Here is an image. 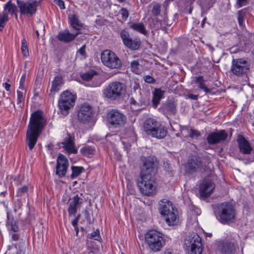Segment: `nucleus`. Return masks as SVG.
Segmentation results:
<instances>
[{
	"instance_id": "1",
	"label": "nucleus",
	"mask_w": 254,
	"mask_h": 254,
	"mask_svg": "<svg viewBox=\"0 0 254 254\" xmlns=\"http://www.w3.org/2000/svg\"><path fill=\"white\" fill-rule=\"evenodd\" d=\"M155 168L154 159L151 157L146 159L141 167L137 186L140 192L145 195H151L155 192V182L153 177Z\"/></svg>"
},
{
	"instance_id": "2",
	"label": "nucleus",
	"mask_w": 254,
	"mask_h": 254,
	"mask_svg": "<svg viewBox=\"0 0 254 254\" xmlns=\"http://www.w3.org/2000/svg\"><path fill=\"white\" fill-rule=\"evenodd\" d=\"M46 125L47 119L42 111L38 110L31 114L26 135L27 144L30 150L35 146Z\"/></svg>"
},
{
	"instance_id": "3",
	"label": "nucleus",
	"mask_w": 254,
	"mask_h": 254,
	"mask_svg": "<svg viewBox=\"0 0 254 254\" xmlns=\"http://www.w3.org/2000/svg\"><path fill=\"white\" fill-rule=\"evenodd\" d=\"M214 213L217 219L222 224L233 223L236 219L237 211L235 206L227 202L218 204Z\"/></svg>"
},
{
	"instance_id": "4",
	"label": "nucleus",
	"mask_w": 254,
	"mask_h": 254,
	"mask_svg": "<svg viewBox=\"0 0 254 254\" xmlns=\"http://www.w3.org/2000/svg\"><path fill=\"white\" fill-rule=\"evenodd\" d=\"M145 238L146 244L154 252L160 251L165 244L163 234L154 230L148 231L145 234Z\"/></svg>"
},
{
	"instance_id": "5",
	"label": "nucleus",
	"mask_w": 254,
	"mask_h": 254,
	"mask_svg": "<svg viewBox=\"0 0 254 254\" xmlns=\"http://www.w3.org/2000/svg\"><path fill=\"white\" fill-rule=\"evenodd\" d=\"M159 210L165 218L167 223L171 226L176 224L178 218L177 210L171 201L166 200L160 203Z\"/></svg>"
},
{
	"instance_id": "6",
	"label": "nucleus",
	"mask_w": 254,
	"mask_h": 254,
	"mask_svg": "<svg viewBox=\"0 0 254 254\" xmlns=\"http://www.w3.org/2000/svg\"><path fill=\"white\" fill-rule=\"evenodd\" d=\"M184 248L187 254H201L202 248L201 238L195 233L188 236L184 241Z\"/></svg>"
},
{
	"instance_id": "7",
	"label": "nucleus",
	"mask_w": 254,
	"mask_h": 254,
	"mask_svg": "<svg viewBox=\"0 0 254 254\" xmlns=\"http://www.w3.org/2000/svg\"><path fill=\"white\" fill-rule=\"evenodd\" d=\"M126 91V85L120 82L110 83L104 90V95L111 100H114L121 98Z\"/></svg>"
},
{
	"instance_id": "8",
	"label": "nucleus",
	"mask_w": 254,
	"mask_h": 254,
	"mask_svg": "<svg viewBox=\"0 0 254 254\" xmlns=\"http://www.w3.org/2000/svg\"><path fill=\"white\" fill-rule=\"evenodd\" d=\"M76 96L70 91H64L60 95L59 106L62 114L67 115L68 110L75 104Z\"/></svg>"
},
{
	"instance_id": "9",
	"label": "nucleus",
	"mask_w": 254,
	"mask_h": 254,
	"mask_svg": "<svg viewBox=\"0 0 254 254\" xmlns=\"http://www.w3.org/2000/svg\"><path fill=\"white\" fill-rule=\"evenodd\" d=\"M251 62L248 59L239 58L233 59L231 71L236 76H241L250 70Z\"/></svg>"
},
{
	"instance_id": "10",
	"label": "nucleus",
	"mask_w": 254,
	"mask_h": 254,
	"mask_svg": "<svg viewBox=\"0 0 254 254\" xmlns=\"http://www.w3.org/2000/svg\"><path fill=\"white\" fill-rule=\"evenodd\" d=\"M101 59L103 64L109 68L118 69L121 67V60L114 52L110 50H104L101 54Z\"/></svg>"
},
{
	"instance_id": "11",
	"label": "nucleus",
	"mask_w": 254,
	"mask_h": 254,
	"mask_svg": "<svg viewBox=\"0 0 254 254\" xmlns=\"http://www.w3.org/2000/svg\"><path fill=\"white\" fill-rule=\"evenodd\" d=\"M38 5V2L37 0L19 1L17 6L21 16L30 17L36 13Z\"/></svg>"
},
{
	"instance_id": "12",
	"label": "nucleus",
	"mask_w": 254,
	"mask_h": 254,
	"mask_svg": "<svg viewBox=\"0 0 254 254\" xmlns=\"http://www.w3.org/2000/svg\"><path fill=\"white\" fill-rule=\"evenodd\" d=\"M120 36L124 45L130 50H136L140 47V39L138 37H131L129 32L126 29L121 31Z\"/></svg>"
},
{
	"instance_id": "13",
	"label": "nucleus",
	"mask_w": 254,
	"mask_h": 254,
	"mask_svg": "<svg viewBox=\"0 0 254 254\" xmlns=\"http://www.w3.org/2000/svg\"><path fill=\"white\" fill-rule=\"evenodd\" d=\"M94 111L92 107L88 103L81 105L77 112V118L82 123H89L93 117Z\"/></svg>"
},
{
	"instance_id": "14",
	"label": "nucleus",
	"mask_w": 254,
	"mask_h": 254,
	"mask_svg": "<svg viewBox=\"0 0 254 254\" xmlns=\"http://www.w3.org/2000/svg\"><path fill=\"white\" fill-rule=\"evenodd\" d=\"M68 167L67 158L63 154H59L57 159L56 174L59 178H63L66 174Z\"/></svg>"
},
{
	"instance_id": "15",
	"label": "nucleus",
	"mask_w": 254,
	"mask_h": 254,
	"mask_svg": "<svg viewBox=\"0 0 254 254\" xmlns=\"http://www.w3.org/2000/svg\"><path fill=\"white\" fill-rule=\"evenodd\" d=\"M108 120L110 123L115 127L124 125L126 121V116L116 110H112L108 114Z\"/></svg>"
},
{
	"instance_id": "16",
	"label": "nucleus",
	"mask_w": 254,
	"mask_h": 254,
	"mask_svg": "<svg viewBox=\"0 0 254 254\" xmlns=\"http://www.w3.org/2000/svg\"><path fill=\"white\" fill-rule=\"evenodd\" d=\"M228 136V133L225 130H220L217 131L210 133L207 136L208 143L213 145L225 141Z\"/></svg>"
},
{
	"instance_id": "17",
	"label": "nucleus",
	"mask_w": 254,
	"mask_h": 254,
	"mask_svg": "<svg viewBox=\"0 0 254 254\" xmlns=\"http://www.w3.org/2000/svg\"><path fill=\"white\" fill-rule=\"evenodd\" d=\"M215 184L209 179L204 180L200 184L199 187V193L202 197H208L213 192L215 188Z\"/></svg>"
},
{
	"instance_id": "18",
	"label": "nucleus",
	"mask_w": 254,
	"mask_h": 254,
	"mask_svg": "<svg viewBox=\"0 0 254 254\" xmlns=\"http://www.w3.org/2000/svg\"><path fill=\"white\" fill-rule=\"evenodd\" d=\"M74 137L70 134H68L67 136L65 137L62 143L63 148L68 154H76L77 150L76 148L73 141Z\"/></svg>"
},
{
	"instance_id": "19",
	"label": "nucleus",
	"mask_w": 254,
	"mask_h": 254,
	"mask_svg": "<svg viewBox=\"0 0 254 254\" xmlns=\"http://www.w3.org/2000/svg\"><path fill=\"white\" fill-rule=\"evenodd\" d=\"M238 248L237 244L229 241L223 242L219 245L220 251L224 254H233Z\"/></svg>"
},
{
	"instance_id": "20",
	"label": "nucleus",
	"mask_w": 254,
	"mask_h": 254,
	"mask_svg": "<svg viewBox=\"0 0 254 254\" xmlns=\"http://www.w3.org/2000/svg\"><path fill=\"white\" fill-rule=\"evenodd\" d=\"M160 122L157 121L153 118H149L146 120L143 124L144 131L147 134L152 137L153 134H155V129L156 126Z\"/></svg>"
},
{
	"instance_id": "21",
	"label": "nucleus",
	"mask_w": 254,
	"mask_h": 254,
	"mask_svg": "<svg viewBox=\"0 0 254 254\" xmlns=\"http://www.w3.org/2000/svg\"><path fill=\"white\" fill-rule=\"evenodd\" d=\"M82 203V198L79 197L78 194L75 195L71 198L69 204V207L68 208L69 215H74L77 211L79 205Z\"/></svg>"
},
{
	"instance_id": "22",
	"label": "nucleus",
	"mask_w": 254,
	"mask_h": 254,
	"mask_svg": "<svg viewBox=\"0 0 254 254\" xmlns=\"http://www.w3.org/2000/svg\"><path fill=\"white\" fill-rule=\"evenodd\" d=\"M80 33V32H76L74 34L71 33L69 32L68 30L65 29L59 33L57 35V38L60 41L69 43L73 41Z\"/></svg>"
},
{
	"instance_id": "23",
	"label": "nucleus",
	"mask_w": 254,
	"mask_h": 254,
	"mask_svg": "<svg viewBox=\"0 0 254 254\" xmlns=\"http://www.w3.org/2000/svg\"><path fill=\"white\" fill-rule=\"evenodd\" d=\"M189 168L190 171L196 172L205 170L202 162L196 157H193L188 163Z\"/></svg>"
},
{
	"instance_id": "24",
	"label": "nucleus",
	"mask_w": 254,
	"mask_h": 254,
	"mask_svg": "<svg viewBox=\"0 0 254 254\" xmlns=\"http://www.w3.org/2000/svg\"><path fill=\"white\" fill-rule=\"evenodd\" d=\"M240 151L243 154H250L252 148L246 138L242 135H239L237 139Z\"/></svg>"
},
{
	"instance_id": "25",
	"label": "nucleus",
	"mask_w": 254,
	"mask_h": 254,
	"mask_svg": "<svg viewBox=\"0 0 254 254\" xmlns=\"http://www.w3.org/2000/svg\"><path fill=\"white\" fill-rule=\"evenodd\" d=\"M17 7L14 3H13L11 0H8L3 6V13L8 15H14L16 18H17Z\"/></svg>"
},
{
	"instance_id": "26",
	"label": "nucleus",
	"mask_w": 254,
	"mask_h": 254,
	"mask_svg": "<svg viewBox=\"0 0 254 254\" xmlns=\"http://www.w3.org/2000/svg\"><path fill=\"white\" fill-rule=\"evenodd\" d=\"M165 91L161 88H155L152 92V105L154 108H156L160 103V100L164 98Z\"/></svg>"
},
{
	"instance_id": "27",
	"label": "nucleus",
	"mask_w": 254,
	"mask_h": 254,
	"mask_svg": "<svg viewBox=\"0 0 254 254\" xmlns=\"http://www.w3.org/2000/svg\"><path fill=\"white\" fill-rule=\"evenodd\" d=\"M64 84V80L62 76L58 75L54 77L52 82V86L50 91L52 94H55L58 92Z\"/></svg>"
},
{
	"instance_id": "28",
	"label": "nucleus",
	"mask_w": 254,
	"mask_h": 254,
	"mask_svg": "<svg viewBox=\"0 0 254 254\" xmlns=\"http://www.w3.org/2000/svg\"><path fill=\"white\" fill-rule=\"evenodd\" d=\"M167 129L160 123H159L155 129V134H153L152 137L157 139L164 138L167 134Z\"/></svg>"
},
{
	"instance_id": "29",
	"label": "nucleus",
	"mask_w": 254,
	"mask_h": 254,
	"mask_svg": "<svg viewBox=\"0 0 254 254\" xmlns=\"http://www.w3.org/2000/svg\"><path fill=\"white\" fill-rule=\"evenodd\" d=\"M205 81L206 80H204L203 76L202 75H199L195 77V83L198 85V88L206 93H210L211 92V89L205 85Z\"/></svg>"
},
{
	"instance_id": "30",
	"label": "nucleus",
	"mask_w": 254,
	"mask_h": 254,
	"mask_svg": "<svg viewBox=\"0 0 254 254\" xmlns=\"http://www.w3.org/2000/svg\"><path fill=\"white\" fill-rule=\"evenodd\" d=\"M130 28L144 35L148 34V32L142 23H133L130 25Z\"/></svg>"
},
{
	"instance_id": "31",
	"label": "nucleus",
	"mask_w": 254,
	"mask_h": 254,
	"mask_svg": "<svg viewBox=\"0 0 254 254\" xmlns=\"http://www.w3.org/2000/svg\"><path fill=\"white\" fill-rule=\"evenodd\" d=\"M248 9V7L239 10L237 12L238 22L240 27L243 28L245 26L244 23V19Z\"/></svg>"
},
{
	"instance_id": "32",
	"label": "nucleus",
	"mask_w": 254,
	"mask_h": 254,
	"mask_svg": "<svg viewBox=\"0 0 254 254\" xmlns=\"http://www.w3.org/2000/svg\"><path fill=\"white\" fill-rule=\"evenodd\" d=\"M70 23L74 29L79 32V30L82 27V24L80 22L78 17L76 15H73L70 18Z\"/></svg>"
},
{
	"instance_id": "33",
	"label": "nucleus",
	"mask_w": 254,
	"mask_h": 254,
	"mask_svg": "<svg viewBox=\"0 0 254 254\" xmlns=\"http://www.w3.org/2000/svg\"><path fill=\"white\" fill-rule=\"evenodd\" d=\"M97 72L94 70H89L85 73H82L80 77L82 80L89 81L91 80L95 75H97Z\"/></svg>"
},
{
	"instance_id": "34",
	"label": "nucleus",
	"mask_w": 254,
	"mask_h": 254,
	"mask_svg": "<svg viewBox=\"0 0 254 254\" xmlns=\"http://www.w3.org/2000/svg\"><path fill=\"white\" fill-rule=\"evenodd\" d=\"M94 151V148L89 145L84 146L80 150L81 153L86 156H89V155H93Z\"/></svg>"
},
{
	"instance_id": "35",
	"label": "nucleus",
	"mask_w": 254,
	"mask_h": 254,
	"mask_svg": "<svg viewBox=\"0 0 254 254\" xmlns=\"http://www.w3.org/2000/svg\"><path fill=\"white\" fill-rule=\"evenodd\" d=\"M166 109L170 113L175 114L176 111V105L171 101H168L166 103Z\"/></svg>"
},
{
	"instance_id": "36",
	"label": "nucleus",
	"mask_w": 254,
	"mask_h": 254,
	"mask_svg": "<svg viewBox=\"0 0 254 254\" xmlns=\"http://www.w3.org/2000/svg\"><path fill=\"white\" fill-rule=\"evenodd\" d=\"M140 66L141 65L137 61H133L130 63L131 70L135 74H139L140 73Z\"/></svg>"
},
{
	"instance_id": "37",
	"label": "nucleus",
	"mask_w": 254,
	"mask_h": 254,
	"mask_svg": "<svg viewBox=\"0 0 254 254\" xmlns=\"http://www.w3.org/2000/svg\"><path fill=\"white\" fill-rule=\"evenodd\" d=\"M21 50L23 57H27L29 56L28 43L25 39H23L21 41Z\"/></svg>"
},
{
	"instance_id": "38",
	"label": "nucleus",
	"mask_w": 254,
	"mask_h": 254,
	"mask_svg": "<svg viewBox=\"0 0 254 254\" xmlns=\"http://www.w3.org/2000/svg\"><path fill=\"white\" fill-rule=\"evenodd\" d=\"M26 93V91L25 90V88L24 89L21 90L19 88L17 91V104L19 105L21 104L25 100V95Z\"/></svg>"
},
{
	"instance_id": "39",
	"label": "nucleus",
	"mask_w": 254,
	"mask_h": 254,
	"mask_svg": "<svg viewBox=\"0 0 254 254\" xmlns=\"http://www.w3.org/2000/svg\"><path fill=\"white\" fill-rule=\"evenodd\" d=\"M83 170V168L81 167L72 166V174L70 176L71 178L73 179L78 176L82 172Z\"/></svg>"
},
{
	"instance_id": "40",
	"label": "nucleus",
	"mask_w": 254,
	"mask_h": 254,
	"mask_svg": "<svg viewBox=\"0 0 254 254\" xmlns=\"http://www.w3.org/2000/svg\"><path fill=\"white\" fill-rule=\"evenodd\" d=\"M8 15L3 12L0 13V31H2L5 24L8 21Z\"/></svg>"
},
{
	"instance_id": "41",
	"label": "nucleus",
	"mask_w": 254,
	"mask_h": 254,
	"mask_svg": "<svg viewBox=\"0 0 254 254\" xmlns=\"http://www.w3.org/2000/svg\"><path fill=\"white\" fill-rule=\"evenodd\" d=\"M28 190V186H24L21 188H18L17 190L16 195L17 196H22L25 193H27Z\"/></svg>"
},
{
	"instance_id": "42",
	"label": "nucleus",
	"mask_w": 254,
	"mask_h": 254,
	"mask_svg": "<svg viewBox=\"0 0 254 254\" xmlns=\"http://www.w3.org/2000/svg\"><path fill=\"white\" fill-rule=\"evenodd\" d=\"M89 239H94L95 240L99 241L101 239L100 235V231L98 229H96L95 231L93 232L88 235Z\"/></svg>"
},
{
	"instance_id": "43",
	"label": "nucleus",
	"mask_w": 254,
	"mask_h": 254,
	"mask_svg": "<svg viewBox=\"0 0 254 254\" xmlns=\"http://www.w3.org/2000/svg\"><path fill=\"white\" fill-rule=\"evenodd\" d=\"M161 11V5L158 3H155L153 6L152 13L154 15L158 16L160 14Z\"/></svg>"
},
{
	"instance_id": "44",
	"label": "nucleus",
	"mask_w": 254,
	"mask_h": 254,
	"mask_svg": "<svg viewBox=\"0 0 254 254\" xmlns=\"http://www.w3.org/2000/svg\"><path fill=\"white\" fill-rule=\"evenodd\" d=\"M194 0H181V4L186 7L190 6V5L194 2ZM192 8L190 7L189 13H191Z\"/></svg>"
},
{
	"instance_id": "45",
	"label": "nucleus",
	"mask_w": 254,
	"mask_h": 254,
	"mask_svg": "<svg viewBox=\"0 0 254 254\" xmlns=\"http://www.w3.org/2000/svg\"><path fill=\"white\" fill-rule=\"evenodd\" d=\"M120 14L122 16L123 19L126 20L128 17L129 13L128 10L126 8H122L120 10Z\"/></svg>"
},
{
	"instance_id": "46",
	"label": "nucleus",
	"mask_w": 254,
	"mask_h": 254,
	"mask_svg": "<svg viewBox=\"0 0 254 254\" xmlns=\"http://www.w3.org/2000/svg\"><path fill=\"white\" fill-rule=\"evenodd\" d=\"M200 136V133L197 130L190 129L189 136L191 138H197Z\"/></svg>"
},
{
	"instance_id": "47",
	"label": "nucleus",
	"mask_w": 254,
	"mask_h": 254,
	"mask_svg": "<svg viewBox=\"0 0 254 254\" xmlns=\"http://www.w3.org/2000/svg\"><path fill=\"white\" fill-rule=\"evenodd\" d=\"M248 3V0H237L235 5L236 8H239L243 6H245Z\"/></svg>"
},
{
	"instance_id": "48",
	"label": "nucleus",
	"mask_w": 254,
	"mask_h": 254,
	"mask_svg": "<svg viewBox=\"0 0 254 254\" xmlns=\"http://www.w3.org/2000/svg\"><path fill=\"white\" fill-rule=\"evenodd\" d=\"M26 73H24L22 74V75L21 77L20 82H19V89L23 90L24 89V84L26 79Z\"/></svg>"
},
{
	"instance_id": "49",
	"label": "nucleus",
	"mask_w": 254,
	"mask_h": 254,
	"mask_svg": "<svg viewBox=\"0 0 254 254\" xmlns=\"http://www.w3.org/2000/svg\"><path fill=\"white\" fill-rule=\"evenodd\" d=\"M143 79L144 80L148 83L152 84L155 82V79L151 76L148 75L144 76Z\"/></svg>"
},
{
	"instance_id": "50",
	"label": "nucleus",
	"mask_w": 254,
	"mask_h": 254,
	"mask_svg": "<svg viewBox=\"0 0 254 254\" xmlns=\"http://www.w3.org/2000/svg\"><path fill=\"white\" fill-rule=\"evenodd\" d=\"M86 45L84 44L83 45L77 52V54H78L82 57H85L86 56Z\"/></svg>"
},
{
	"instance_id": "51",
	"label": "nucleus",
	"mask_w": 254,
	"mask_h": 254,
	"mask_svg": "<svg viewBox=\"0 0 254 254\" xmlns=\"http://www.w3.org/2000/svg\"><path fill=\"white\" fill-rule=\"evenodd\" d=\"M130 87L134 91H136L137 90H140V87L138 83L136 81H133L130 84Z\"/></svg>"
},
{
	"instance_id": "52",
	"label": "nucleus",
	"mask_w": 254,
	"mask_h": 254,
	"mask_svg": "<svg viewBox=\"0 0 254 254\" xmlns=\"http://www.w3.org/2000/svg\"><path fill=\"white\" fill-rule=\"evenodd\" d=\"M8 228L14 232H17L18 231V227L17 225L15 223H11L10 225H7Z\"/></svg>"
},
{
	"instance_id": "53",
	"label": "nucleus",
	"mask_w": 254,
	"mask_h": 254,
	"mask_svg": "<svg viewBox=\"0 0 254 254\" xmlns=\"http://www.w3.org/2000/svg\"><path fill=\"white\" fill-rule=\"evenodd\" d=\"M56 3L60 7L61 9H64L65 8L64 1L62 0H55Z\"/></svg>"
},
{
	"instance_id": "54",
	"label": "nucleus",
	"mask_w": 254,
	"mask_h": 254,
	"mask_svg": "<svg viewBox=\"0 0 254 254\" xmlns=\"http://www.w3.org/2000/svg\"><path fill=\"white\" fill-rule=\"evenodd\" d=\"M164 167L167 171H171L172 168L171 167V165L167 162L164 163Z\"/></svg>"
},
{
	"instance_id": "55",
	"label": "nucleus",
	"mask_w": 254,
	"mask_h": 254,
	"mask_svg": "<svg viewBox=\"0 0 254 254\" xmlns=\"http://www.w3.org/2000/svg\"><path fill=\"white\" fill-rule=\"evenodd\" d=\"M188 97L189 98L191 99H192V100H196L198 99V96L197 95H194V94H189L188 95Z\"/></svg>"
},
{
	"instance_id": "56",
	"label": "nucleus",
	"mask_w": 254,
	"mask_h": 254,
	"mask_svg": "<svg viewBox=\"0 0 254 254\" xmlns=\"http://www.w3.org/2000/svg\"><path fill=\"white\" fill-rule=\"evenodd\" d=\"M98 251V249L96 248H90V252H89V254H96Z\"/></svg>"
},
{
	"instance_id": "57",
	"label": "nucleus",
	"mask_w": 254,
	"mask_h": 254,
	"mask_svg": "<svg viewBox=\"0 0 254 254\" xmlns=\"http://www.w3.org/2000/svg\"><path fill=\"white\" fill-rule=\"evenodd\" d=\"M10 86V84L7 82L3 83V86L6 91H9Z\"/></svg>"
},
{
	"instance_id": "58",
	"label": "nucleus",
	"mask_w": 254,
	"mask_h": 254,
	"mask_svg": "<svg viewBox=\"0 0 254 254\" xmlns=\"http://www.w3.org/2000/svg\"><path fill=\"white\" fill-rule=\"evenodd\" d=\"M78 221L76 219H73L71 222V224L74 227H76L77 226Z\"/></svg>"
},
{
	"instance_id": "59",
	"label": "nucleus",
	"mask_w": 254,
	"mask_h": 254,
	"mask_svg": "<svg viewBox=\"0 0 254 254\" xmlns=\"http://www.w3.org/2000/svg\"><path fill=\"white\" fill-rule=\"evenodd\" d=\"M12 238L14 240H17V235L16 234H13L12 235Z\"/></svg>"
},
{
	"instance_id": "60",
	"label": "nucleus",
	"mask_w": 254,
	"mask_h": 254,
	"mask_svg": "<svg viewBox=\"0 0 254 254\" xmlns=\"http://www.w3.org/2000/svg\"><path fill=\"white\" fill-rule=\"evenodd\" d=\"M74 228L75 230L76 231V235H77L78 232H79L78 227L77 226L76 227H74Z\"/></svg>"
},
{
	"instance_id": "61",
	"label": "nucleus",
	"mask_w": 254,
	"mask_h": 254,
	"mask_svg": "<svg viewBox=\"0 0 254 254\" xmlns=\"http://www.w3.org/2000/svg\"><path fill=\"white\" fill-rule=\"evenodd\" d=\"M80 217H81V214H78L77 216L75 217V219H76L77 220L79 221V220L80 219Z\"/></svg>"
},
{
	"instance_id": "62",
	"label": "nucleus",
	"mask_w": 254,
	"mask_h": 254,
	"mask_svg": "<svg viewBox=\"0 0 254 254\" xmlns=\"http://www.w3.org/2000/svg\"><path fill=\"white\" fill-rule=\"evenodd\" d=\"M131 101L130 103L131 104H136V102L133 99H131Z\"/></svg>"
},
{
	"instance_id": "63",
	"label": "nucleus",
	"mask_w": 254,
	"mask_h": 254,
	"mask_svg": "<svg viewBox=\"0 0 254 254\" xmlns=\"http://www.w3.org/2000/svg\"><path fill=\"white\" fill-rule=\"evenodd\" d=\"M185 129H186V130H187L188 131H189V129H188V128L187 127H184L182 129V130H181L182 132H183V131L184 130H185Z\"/></svg>"
},
{
	"instance_id": "64",
	"label": "nucleus",
	"mask_w": 254,
	"mask_h": 254,
	"mask_svg": "<svg viewBox=\"0 0 254 254\" xmlns=\"http://www.w3.org/2000/svg\"><path fill=\"white\" fill-rule=\"evenodd\" d=\"M85 214H86V217H89V214L88 212L87 211L85 210Z\"/></svg>"
}]
</instances>
